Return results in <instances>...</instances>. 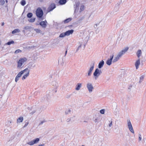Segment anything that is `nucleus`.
<instances>
[{"instance_id": "nucleus-55", "label": "nucleus", "mask_w": 146, "mask_h": 146, "mask_svg": "<svg viewBox=\"0 0 146 146\" xmlns=\"http://www.w3.org/2000/svg\"><path fill=\"white\" fill-rule=\"evenodd\" d=\"M84 146V145H82V146Z\"/></svg>"}, {"instance_id": "nucleus-50", "label": "nucleus", "mask_w": 146, "mask_h": 146, "mask_svg": "<svg viewBox=\"0 0 146 146\" xmlns=\"http://www.w3.org/2000/svg\"><path fill=\"white\" fill-rule=\"evenodd\" d=\"M67 50H66L65 52V56L66 55V54H67Z\"/></svg>"}, {"instance_id": "nucleus-51", "label": "nucleus", "mask_w": 146, "mask_h": 146, "mask_svg": "<svg viewBox=\"0 0 146 146\" xmlns=\"http://www.w3.org/2000/svg\"><path fill=\"white\" fill-rule=\"evenodd\" d=\"M4 25V23H3L2 24V26H3Z\"/></svg>"}, {"instance_id": "nucleus-28", "label": "nucleus", "mask_w": 146, "mask_h": 146, "mask_svg": "<svg viewBox=\"0 0 146 146\" xmlns=\"http://www.w3.org/2000/svg\"><path fill=\"white\" fill-rule=\"evenodd\" d=\"M34 30L38 33H40L41 32V31L39 29H34Z\"/></svg>"}, {"instance_id": "nucleus-29", "label": "nucleus", "mask_w": 146, "mask_h": 146, "mask_svg": "<svg viewBox=\"0 0 146 146\" xmlns=\"http://www.w3.org/2000/svg\"><path fill=\"white\" fill-rule=\"evenodd\" d=\"M66 36L65 33H62L60 35V37L63 38Z\"/></svg>"}, {"instance_id": "nucleus-26", "label": "nucleus", "mask_w": 146, "mask_h": 146, "mask_svg": "<svg viewBox=\"0 0 146 146\" xmlns=\"http://www.w3.org/2000/svg\"><path fill=\"white\" fill-rule=\"evenodd\" d=\"M20 30L18 29H15L12 32V34H15L16 33H18L20 32Z\"/></svg>"}, {"instance_id": "nucleus-21", "label": "nucleus", "mask_w": 146, "mask_h": 146, "mask_svg": "<svg viewBox=\"0 0 146 146\" xmlns=\"http://www.w3.org/2000/svg\"><path fill=\"white\" fill-rule=\"evenodd\" d=\"M80 4V3L78 1L76 2L75 4L74 5V8H75V10H76L77 9H78Z\"/></svg>"}, {"instance_id": "nucleus-30", "label": "nucleus", "mask_w": 146, "mask_h": 146, "mask_svg": "<svg viewBox=\"0 0 146 146\" xmlns=\"http://www.w3.org/2000/svg\"><path fill=\"white\" fill-rule=\"evenodd\" d=\"M21 3L22 6H24L26 3L25 1V0H22L21 1Z\"/></svg>"}, {"instance_id": "nucleus-34", "label": "nucleus", "mask_w": 146, "mask_h": 146, "mask_svg": "<svg viewBox=\"0 0 146 146\" xmlns=\"http://www.w3.org/2000/svg\"><path fill=\"white\" fill-rule=\"evenodd\" d=\"M84 9V6L83 5L81 6L80 9V12H81L82 11H83Z\"/></svg>"}, {"instance_id": "nucleus-32", "label": "nucleus", "mask_w": 146, "mask_h": 146, "mask_svg": "<svg viewBox=\"0 0 146 146\" xmlns=\"http://www.w3.org/2000/svg\"><path fill=\"white\" fill-rule=\"evenodd\" d=\"M33 14L32 13H28L27 16L28 18H31L33 16Z\"/></svg>"}, {"instance_id": "nucleus-46", "label": "nucleus", "mask_w": 146, "mask_h": 146, "mask_svg": "<svg viewBox=\"0 0 146 146\" xmlns=\"http://www.w3.org/2000/svg\"><path fill=\"white\" fill-rule=\"evenodd\" d=\"M97 25H98L97 24H96L94 25V27L95 28H96L97 27Z\"/></svg>"}, {"instance_id": "nucleus-14", "label": "nucleus", "mask_w": 146, "mask_h": 146, "mask_svg": "<svg viewBox=\"0 0 146 146\" xmlns=\"http://www.w3.org/2000/svg\"><path fill=\"white\" fill-rule=\"evenodd\" d=\"M82 42H78V46L76 48V50H75V53H76L78 50H79L80 48L82 46Z\"/></svg>"}, {"instance_id": "nucleus-23", "label": "nucleus", "mask_w": 146, "mask_h": 146, "mask_svg": "<svg viewBox=\"0 0 146 146\" xmlns=\"http://www.w3.org/2000/svg\"><path fill=\"white\" fill-rule=\"evenodd\" d=\"M72 18H68L67 19L64 20L63 21V22L65 24L68 23L69 22H70L72 20Z\"/></svg>"}, {"instance_id": "nucleus-24", "label": "nucleus", "mask_w": 146, "mask_h": 146, "mask_svg": "<svg viewBox=\"0 0 146 146\" xmlns=\"http://www.w3.org/2000/svg\"><path fill=\"white\" fill-rule=\"evenodd\" d=\"M141 51L140 50H138L137 52V55L138 58H139L141 54Z\"/></svg>"}, {"instance_id": "nucleus-31", "label": "nucleus", "mask_w": 146, "mask_h": 146, "mask_svg": "<svg viewBox=\"0 0 146 146\" xmlns=\"http://www.w3.org/2000/svg\"><path fill=\"white\" fill-rule=\"evenodd\" d=\"M14 43V42L13 41L9 42L7 43H6V45H10L11 44H13Z\"/></svg>"}, {"instance_id": "nucleus-2", "label": "nucleus", "mask_w": 146, "mask_h": 146, "mask_svg": "<svg viewBox=\"0 0 146 146\" xmlns=\"http://www.w3.org/2000/svg\"><path fill=\"white\" fill-rule=\"evenodd\" d=\"M27 59L25 58H21L17 62V67L18 68H21L23 66V64L26 62Z\"/></svg>"}, {"instance_id": "nucleus-4", "label": "nucleus", "mask_w": 146, "mask_h": 146, "mask_svg": "<svg viewBox=\"0 0 146 146\" xmlns=\"http://www.w3.org/2000/svg\"><path fill=\"white\" fill-rule=\"evenodd\" d=\"M102 73V72L98 68L96 69L93 73V75L95 80H96Z\"/></svg>"}, {"instance_id": "nucleus-44", "label": "nucleus", "mask_w": 146, "mask_h": 146, "mask_svg": "<svg viewBox=\"0 0 146 146\" xmlns=\"http://www.w3.org/2000/svg\"><path fill=\"white\" fill-rule=\"evenodd\" d=\"M141 135H139V141H141Z\"/></svg>"}, {"instance_id": "nucleus-36", "label": "nucleus", "mask_w": 146, "mask_h": 146, "mask_svg": "<svg viewBox=\"0 0 146 146\" xmlns=\"http://www.w3.org/2000/svg\"><path fill=\"white\" fill-rule=\"evenodd\" d=\"M105 109L101 110L100 111V113L102 114H104L105 113Z\"/></svg>"}, {"instance_id": "nucleus-52", "label": "nucleus", "mask_w": 146, "mask_h": 146, "mask_svg": "<svg viewBox=\"0 0 146 146\" xmlns=\"http://www.w3.org/2000/svg\"><path fill=\"white\" fill-rule=\"evenodd\" d=\"M39 25V24H38V23H36V25Z\"/></svg>"}, {"instance_id": "nucleus-42", "label": "nucleus", "mask_w": 146, "mask_h": 146, "mask_svg": "<svg viewBox=\"0 0 146 146\" xmlns=\"http://www.w3.org/2000/svg\"><path fill=\"white\" fill-rule=\"evenodd\" d=\"M45 122V121H41L39 123V125H42Z\"/></svg>"}, {"instance_id": "nucleus-8", "label": "nucleus", "mask_w": 146, "mask_h": 146, "mask_svg": "<svg viewBox=\"0 0 146 146\" xmlns=\"http://www.w3.org/2000/svg\"><path fill=\"white\" fill-rule=\"evenodd\" d=\"M39 140L40 139L39 138H36L35 139L28 142L27 144L30 145H32L34 144L37 143Z\"/></svg>"}, {"instance_id": "nucleus-39", "label": "nucleus", "mask_w": 146, "mask_h": 146, "mask_svg": "<svg viewBox=\"0 0 146 146\" xmlns=\"http://www.w3.org/2000/svg\"><path fill=\"white\" fill-rule=\"evenodd\" d=\"M72 118L71 117H69L66 120V121L67 122H69L70 121H71V120Z\"/></svg>"}, {"instance_id": "nucleus-16", "label": "nucleus", "mask_w": 146, "mask_h": 146, "mask_svg": "<svg viewBox=\"0 0 146 146\" xmlns=\"http://www.w3.org/2000/svg\"><path fill=\"white\" fill-rule=\"evenodd\" d=\"M107 125L108 127H110L113 125V121L112 119H109L107 122Z\"/></svg>"}, {"instance_id": "nucleus-25", "label": "nucleus", "mask_w": 146, "mask_h": 146, "mask_svg": "<svg viewBox=\"0 0 146 146\" xmlns=\"http://www.w3.org/2000/svg\"><path fill=\"white\" fill-rule=\"evenodd\" d=\"M66 2V0H60L59 3L60 5H63L65 4Z\"/></svg>"}, {"instance_id": "nucleus-10", "label": "nucleus", "mask_w": 146, "mask_h": 146, "mask_svg": "<svg viewBox=\"0 0 146 146\" xmlns=\"http://www.w3.org/2000/svg\"><path fill=\"white\" fill-rule=\"evenodd\" d=\"M56 7L54 3L51 4L48 9V11L50 12L53 10Z\"/></svg>"}, {"instance_id": "nucleus-35", "label": "nucleus", "mask_w": 146, "mask_h": 146, "mask_svg": "<svg viewBox=\"0 0 146 146\" xmlns=\"http://www.w3.org/2000/svg\"><path fill=\"white\" fill-rule=\"evenodd\" d=\"M35 18H32L29 20V22H33L35 21Z\"/></svg>"}, {"instance_id": "nucleus-13", "label": "nucleus", "mask_w": 146, "mask_h": 146, "mask_svg": "<svg viewBox=\"0 0 146 146\" xmlns=\"http://www.w3.org/2000/svg\"><path fill=\"white\" fill-rule=\"evenodd\" d=\"M23 72L21 71L16 76L15 78V82H17L19 80V78L21 77L23 74Z\"/></svg>"}, {"instance_id": "nucleus-22", "label": "nucleus", "mask_w": 146, "mask_h": 146, "mask_svg": "<svg viewBox=\"0 0 146 146\" xmlns=\"http://www.w3.org/2000/svg\"><path fill=\"white\" fill-rule=\"evenodd\" d=\"M23 117L22 116L19 117L17 120V123H20L22 122L23 120Z\"/></svg>"}, {"instance_id": "nucleus-45", "label": "nucleus", "mask_w": 146, "mask_h": 146, "mask_svg": "<svg viewBox=\"0 0 146 146\" xmlns=\"http://www.w3.org/2000/svg\"><path fill=\"white\" fill-rule=\"evenodd\" d=\"M132 87V85H131L129 86V88H128V89L130 90L131 89Z\"/></svg>"}, {"instance_id": "nucleus-19", "label": "nucleus", "mask_w": 146, "mask_h": 146, "mask_svg": "<svg viewBox=\"0 0 146 146\" xmlns=\"http://www.w3.org/2000/svg\"><path fill=\"white\" fill-rule=\"evenodd\" d=\"M104 64V61L103 60H102L101 61H100L99 64L98 66V68L100 69L102 67H103Z\"/></svg>"}, {"instance_id": "nucleus-7", "label": "nucleus", "mask_w": 146, "mask_h": 146, "mask_svg": "<svg viewBox=\"0 0 146 146\" xmlns=\"http://www.w3.org/2000/svg\"><path fill=\"white\" fill-rule=\"evenodd\" d=\"M127 125L131 133H134V131L130 120L127 119Z\"/></svg>"}, {"instance_id": "nucleus-9", "label": "nucleus", "mask_w": 146, "mask_h": 146, "mask_svg": "<svg viewBox=\"0 0 146 146\" xmlns=\"http://www.w3.org/2000/svg\"><path fill=\"white\" fill-rule=\"evenodd\" d=\"M114 57V55L112 54L110 56V58H108L106 62V64L110 66L111 64L113 61H112L113 58Z\"/></svg>"}, {"instance_id": "nucleus-15", "label": "nucleus", "mask_w": 146, "mask_h": 146, "mask_svg": "<svg viewBox=\"0 0 146 146\" xmlns=\"http://www.w3.org/2000/svg\"><path fill=\"white\" fill-rule=\"evenodd\" d=\"M94 64H93L92 66L89 69V70L88 71V76H90L92 74V71L94 69Z\"/></svg>"}, {"instance_id": "nucleus-11", "label": "nucleus", "mask_w": 146, "mask_h": 146, "mask_svg": "<svg viewBox=\"0 0 146 146\" xmlns=\"http://www.w3.org/2000/svg\"><path fill=\"white\" fill-rule=\"evenodd\" d=\"M51 84L54 90L56 89L58 86V84L57 82L55 81H52L51 83Z\"/></svg>"}, {"instance_id": "nucleus-41", "label": "nucleus", "mask_w": 146, "mask_h": 146, "mask_svg": "<svg viewBox=\"0 0 146 146\" xmlns=\"http://www.w3.org/2000/svg\"><path fill=\"white\" fill-rule=\"evenodd\" d=\"M5 1L4 0H1V1L0 2V3H1V4L2 5H3L5 3Z\"/></svg>"}, {"instance_id": "nucleus-48", "label": "nucleus", "mask_w": 146, "mask_h": 146, "mask_svg": "<svg viewBox=\"0 0 146 146\" xmlns=\"http://www.w3.org/2000/svg\"><path fill=\"white\" fill-rule=\"evenodd\" d=\"M44 144H41L39 145L38 146H44Z\"/></svg>"}, {"instance_id": "nucleus-17", "label": "nucleus", "mask_w": 146, "mask_h": 146, "mask_svg": "<svg viewBox=\"0 0 146 146\" xmlns=\"http://www.w3.org/2000/svg\"><path fill=\"white\" fill-rule=\"evenodd\" d=\"M82 84L80 83H78L76 86V88H75V90H80L81 88L82 87Z\"/></svg>"}, {"instance_id": "nucleus-3", "label": "nucleus", "mask_w": 146, "mask_h": 146, "mask_svg": "<svg viewBox=\"0 0 146 146\" xmlns=\"http://www.w3.org/2000/svg\"><path fill=\"white\" fill-rule=\"evenodd\" d=\"M21 71H22V72H23V74L24 73H25V74L23 75L22 78V80H24L29 76L30 72V70L29 69L27 68Z\"/></svg>"}, {"instance_id": "nucleus-53", "label": "nucleus", "mask_w": 146, "mask_h": 146, "mask_svg": "<svg viewBox=\"0 0 146 146\" xmlns=\"http://www.w3.org/2000/svg\"><path fill=\"white\" fill-rule=\"evenodd\" d=\"M5 1H6V3H7V0H5Z\"/></svg>"}, {"instance_id": "nucleus-1", "label": "nucleus", "mask_w": 146, "mask_h": 146, "mask_svg": "<svg viewBox=\"0 0 146 146\" xmlns=\"http://www.w3.org/2000/svg\"><path fill=\"white\" fill-rule=\"evenodd\" d=\"M129 47H126L119 52L115 56L113 60V62H115L118 60L127 51Z\"/></svg>"}, {"instance_id": "nucleus-12", "label": "nucleus", "mask_w": 146, "mask_h": 146, "mask_svg": "<svg viewBox=\"0 0 146 146\" xmlns=\"http://www.w3.org/2000/svg\"><path fill=\"white\" fill-rule=\"evenodd\" d=\"M47 23V21L45 20L44 21H41L39 23L42 27L43 28H45L47 26L46 24Z\"/></svg>"}, {"instance_id": "nucleus-40", "label": "nucleus", "mask_w": 146, "mask_h": 146, "mask_svg": "<svg viewBox=\"0 0 146 146\" xmlns=\"http://www.w3.org/2000/svg\"><path fill=\"white\" fill-rule=\"evenodd\" d=\"M29 123V122L27 121V122H26L25 125L24 126V127H26Z\"/></svg>"}, {"instance_id": "nucleus-43", "label": "nucleus", "mask_w": 146, "mask_h": 146, "mask_svg": "<svg viewBox=\"0 0 146 146\" xmlns=\"http://www.w3.org/2000/svg\"><path fill=\"white\" fill-rule=\"evenodd\" d=\"M35 112V111L34 110V111H32L30 113V114L31 115H32Z\"/></svg>"}, {"instance_id": "nucleus-33", "label": "nucleus", "mask_w": 146, "mask_h": 146, "mask_svg": "<svg viewBox=\"0 0 146 146\" xmlns=\"http://www.w3.org/2000/svg\"><path fill=\"white\" fill-rule=\"evenodd\" d=\"M71 110L70 109H68L65 111V113L66 114H68L70 113Z\"/></svg>"}, {"instance_id": "nucleus-47", "label": "nucleus", "mask_w": 146, "mask_h": 146, "mask_svg": "<svg viewBox=\"0 0 146 146\" xmlns=\"http://www.w3.org/2000/svg\"><path fill=\"white\" fill-rule=\"evenodd\" d=\"M94 121L95 122H98V119L96 118V119L95 120H94Z\"/></svg>"}, {"instance_id": "nucleus-54", "label": "nucleus", "mask_w": 146, "mask_h": 146, "mask_svg": "<svg viewBox=\"0 0 146 146\" xmlns=\"http://www.w3.org/2000/svg\"><path fill=\"white\" fill-rule=\"evenodd\" d=\"M1 44V41H0V45Z\"/></svg>"}, {"instance_id": "nucleus-5", "label": "nucleus", "mask_w": 146, "mask_h": 146, "mask_svg": "<svg viewBox=\"0 0 146 146\" xmlns=\"http://www.w3.org/2000/svg\"><path fill=\"white\" fill-rule=\"evenodd\" d=\"M36 14L37 17L41 18L43 14L42 10L40 7L38 8L36 10Z\"/></svg>"}, {"instance_id": "nucleus-20", "label": "nucleus", "mask_w": 146, "mask_h": 146, "mask_svg": "<svg viewBox=\"0 0 146 146\" xmlns=\"http://www.w3.org/2000/svg\"><path fill=\"white\" fill-rule=\"evenodd\" d=\"M140 64V60L139 59L138 60L136 61L135 64V66L136 67V69H137L138 68L139 66V65Z\"/></svg>"}, {"instance_id": "nucleus-6", "label": "nucleus", "mask_w": 146, "mask_h": 146, "mask_svg": "<svg viewBox=\"0 0 146 146\" xmlns=\"http://www.w3.org/2000/svg\"><path fill=\"white\" fill-rule=\"evenodd\" d=\"M86 87L90 93L92 92L94 89L92 84L90 82H88L87 83Z\"/></svg>"}, {"instance_id": "nucleus-38", "label": "nucleus", "mask_w": 146, "mask_h": 146, "mask_svg": "<svg viewBox=\"0 0 146 146\" xmlns=\"http://www.w3.org/2000/svg\"><path fill=\"white\" fill-rule=\"evenodd\" d=\"M30 28H31L30 27H29L28 26H25V27H24V29L25 30H28V29H30Z\"/></svg>"}, {"instance_id": "nucleus-37", "label": "nucleus", "mask_w": 146, "mask_h": 146, "mask_svg": "<svg viewBox=\"0 0 146 146\" xmlns=\"http://www.w3.org/2000/svg\"><path fill=\"white\" fill-rule=\"evenodd\" d=\"M22 51L19 49H18L16 50L15 52V54H17L21 52Z\"/></svg>"}, {"instance_id": "nucleus-27", "label": "nucleus", "mask_w": 146, "mask_h": 146, "mask_svg": "<svg viewBox=\"0 0 146 146\" xmlns=\"http://www.w3.org/2000/svg\"><path fill=\"white\" fill-rule=\"evenodd\" d=\"M144 75H142L140 77L139 81V83H141L142 82V81H143L144 78Z\"/></svg>"}, {"instance_id": "nucleus-18", "label": "nucleus", "mask_w": 146, "mask_h": 146, "mask_svg": "<svg viewBox=\"0 0 146 146\" xmlns=\"http://www.w3.org/2000/svg\"><path fill=\"white\" fill-rule=\"evenodd\" d=\"M74 32V30L72 29L68 30L66 31L65 33L66 36H68L70 34H72Z\"/></svg>"}, {"instance_id": "nucleus-49", "label": "nucleus", "mask_w": 146, "mask_h": 146, "mask_svg": "<svg viewBox=\"0 0 146 146\" xmlns=\"http://www.w3.org/2000/svg\"><path fill=\"white\" fill-rule=\"evenodd\" d=\"M12 121L11 120H9L8 121V122L9 123H12Z\"/></svg>"}]
</instances>
